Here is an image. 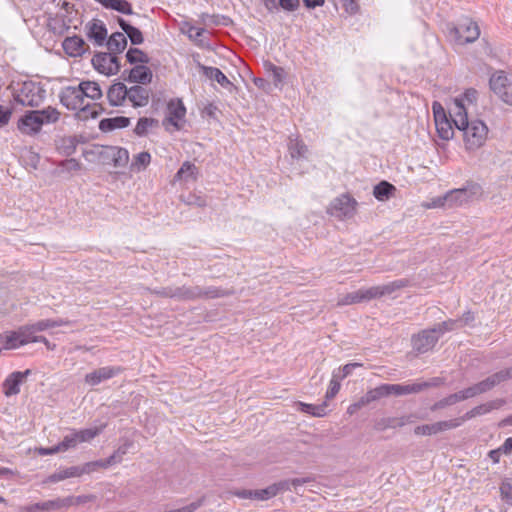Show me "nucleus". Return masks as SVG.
I'll return each instance as SVG.
<instances>
[{"label": "nucleus", "mask_w": 512, "mask_h": 512, "mask_svg": "<svg viewBox=\"0 0 512 512\" xmlns=\"http://www.w3.org/2000/svg\"><path fill=\"white\" fill-rule=\"evenodd\" d=\"M463 422H464V418L459 417V418H454V419H450V420L436 422L435 426H436L437 432L440 433V432H444L447 430H452V429L458 428L459 426H461L463 424Z\"/></svg>", "instance_id": "obj_44"}, {"label": "nucleus", "mask_w": 512, "mask_h": 512, "mask_svg": "<svg viewBox=\"0 0 512 512\" xmlns=\"http://www.w3.org/2000/svg\"><path fill=\"white\" fill-rule=\"evenodd\" d=\"M38 113L40 115V119L42 120L43 124L45 123H55L60 118V112L54 108V107H47L42 110H38Z\"/></svg>", "instance_id": "obj_42"}, {"label": "nucleus", "mask_w": 512, "mask_h": 512, "mask_svg": "<svg viewBox=\"0 0 512 512\" xmlns=\"http://www.w3.org/2000/svg\"><path fill=\"white\" fill-rule=\"evenodd\" d=\"M491 90L504 103L512 106V78L508 77L504 71H496L489 80Z\"/></svg>", "instance_id": "obj_8"}, {"label": "nucleus", "mask_w": 512, "mask_h": 512, "mask_svg": "<svg viewBox=\"0 0 512 512\" xmlns=\"http://www.w3.org/2000/svg\"><path fill=\"white\" fill-rule=\"evenodd\" d=\"M150 91L140 85L132 86L128 89L127 99L133 107H144L148 104Z\"/></svg>", "instance_id": "obj_21"}, {"label": "nucleus", "mask_w": 512, "mask_h": 512, "mask_svg": "<svg viewBox=\"0 0 512 512\" xmlns=\"http://www.w3.org/2000/svg\"><path fill=\"white\" fill-rule=\"evenodd\" d=\"M11 332L14 343L16 344V349L28 343H35V338L37 337V331L33 324L21 326L18 330Z\"/></svg>", "instance_id": "obj_20"}, {"label": "nucleus", "mask_w": 512, "mask_h": 512, "mask_svg": "<svg viewBox=\"0 0 512 512\" xmlns=\"http://www.w3.org/2000/svg\"><path fill=\"white\" fill-rule=\"evenodd\" d=\"M186 114V108L181 100H171L167 106V116L163 120V125L168 127L172 125L176 129L180 126L178 121L183 119Z\"/></svg>", "instance_id": "obj_14"}, {"label": "nucleus", "mask_w": 512, "mask_h": 512, "mask_svg": "<svg viewBox=\"0 0 512 512\" xmlns=\"http://www.w3.org/2000/svg\"><path fill=\"white\" fill-rule=\"evenodd\" d=\"M158 124L159 122L156 119L147 117L140 118L136 124L134 132L138 136H145L150 128L157 127Z\"/></svg>", "instance_id": "obj_37"}, {"label": "nucleus", "mask_w": 512, "mask_h": 512, "mask_svg": "<svg viewBox=\"0 0 512 512\" xmlns=\"http://www.w3.org/2000/svg\"><path fill=\"white\" fill-rule=\"evenodd\" d=\"M32 324L37 332L45 331L50 328H55V323L52 322V319H43Z\"/></svg>", "instance_id": "obj_58"}, {"label": "nucleus", "mask_w": 512, "mask_h": 512, "mask_svg": "<svg viewBox=\"0 0 512 512\" xmlns=\"http://www.w3.org/2000/svg\"><path fill=\"white\" fill-rule=\"evenodd\" d=\"M396 187L388 181H381L373 188L374 197L381 202L389 200L395 195Z\"/></svg>", "instance_id": "obj_28"}, {"label": "nucleus", "mask_w": 512, "mask_h": 512, "mask_svg": "<svg viewBox=\"0 0 512 512\" xmlns=\"http://www.w3.org/2000/svg\"><path fill=\"white\" fill-rule=\"evenodd\" d=\"M254 499L257 500H268L277 495V488L273 485L268 486L267 488L261 490H254Z\"/></svg>", "instance_id": "obj_52"}, {"label": "nucleus", "mask_w": 512, "mask_h": 512, "mask_svg": "<svg viewBox=\"0 0 512 512\" xmlns=\"http://www.w3.org/2000/svg\"><path fill=\"white\" fill-rule=\"evenodd\" d=\"M359 366H361V364L359 363H348L344 365L342 368L338 370V377L341 380L344 379L345 377L349 376L352 373L353 369Z\"/></svg>", "instance_id": "obj_59"}, {"label": "nucleus", "mask_w": 512, "mask_h": 512, "mask_svg": "<svg viewBox=\"0 0 512 512\" xmlns=\"http://www.w3.org/2000/svg\"><path fill=\"white\" fill-rule=\"evenodd\" d=\"M120 372L117 367H101L85 376V382L90 386H96L101 382L111 379Z\"/></svg>", "instance_id": "obj_19"}, {"label": "nucleus", "mask_w": 512, "mask_h": 512, "mask_svg": "<svg viewBox=\"0 0 512 512\" xmlns=\"http://www.w3.org/2000/svg\"><path fill=\"white\" fill-rule=\"evenodd\" d=\"M126 73L127 71H124L122 74L124 80L143 85L150 83L153 76L151 70L143 64L136 65L131 70H129L127 77L125 76Z\"/></svg>", "instance_id": "obj_17"}, {"label": "nucleus", "mask_w": 512, "mask_h": 512, "mask_svg": "<svg viewBox=\"0 0 512 512\" xmlns=\"http://www.w3.org/2000/svg\"><path fill=\"white\" fill-rule=\"evenodd\" d=\"M438 341V335H436V330H423L418 335L413 336L412 345L413 349L419 353H426L431 350L436 342Z\"/></svg>", "instance_id": "obj_13"}, {"label": "nucleus", "mask_w": 512, "mask_h": 512, "mask_svg": "<svg viewBox=\"0 0 512 512\" xmlns=\"http://www.w3.org/2000/svg\"><path fill=\"white\" fill-rule=\"evenodd\" d=\"M197 167L189 161H186L182 164L181 168L176 173V179L178 180H187V179H196Z\"/></svg>", "instance_id": "obj_39"}, {"label": "nucleus", "mask_w": 512, "mask_h": 512, "mask_svg": "<svg viewBox=\"0 0 512 512\" xmlns=\"http://www.w3.org/2000/svg\"><path fill=\"white\" fill-rule=\"evenodd\" d=\"M414 433H415V435H418V436H430V435L438 434L435 423L419 425V426L415 427Z\"/></svg>", "instance_id": "obj_54"}, {"label": "nucleus", "mask_w": 512, "mask_h": 512, "mask_svg": "<svg viewBox=\"0 0 512 512\" xmlns=\"http://www.w3.org/2000/svg\"><path fill=\"white\" fill-rule=\"evenodd\" d=\"M126 59L130 64H147L150 61L148 55L138 48H130L126 53Z\"/></svg>", "instance_id": "obj_38"}, {"label": "nucleus", "mask_w": 512, "mask_h": 512, "mask_svg": "<svg viewBox=\"0 0 512 512\" xmlns=\"http://www.w3.org/2000/svg\"><path fill=\"white\" fill-rule=\"evenodd\" d=\"M16 349L13 335L11 331L0 334V352L2 350H13Z\"/></svg>", "instance_id": "obj_53"}, {"label": "nucleus", "mask_w": 512, "mask_h": 512, "mask_svg": "<svg viewBox=\"0 0 512 512\" xmlns=\"http://www.w3.org/2000/svg\"><path fill=\"white\" fill-rule=\"evenodd\" d=\"M512 378V367H509L507 369L501 370L483 381H480L479 383H476L478 391L480 394L485 393L489 390H491L493 387L498 385L499 383Z\"/></svg>", "instance_id": "obj_16"}, {"label": "nucleus", "mask_w": 512, "mask_h": 512, "mask_svg": "<svg viewBox=\"0 0 512 512\" xmlns=\"http://www.w3.org/2000/svg\"><path fill=\"white\" fill-rule=\"evenodd\" d=\"M432 111H433V115H434L435 125L441 124L444 121L449 120V118L446 115L445 109L439 102H437V101L433 102Z\"/></svg>", "instance_id": "obj_50"}, {"label": "nucleus", "mask_w": 512, "mask_h": 512, "mask_svg": "<svg viewBox=\"0 0 512 512\" xmlns=\"http://www.w3.org/2000/svg\"><path fill=\"white\" fill-rule=\"evenodd\" d=\"M76 477H81V471L78 469V466H71L59 469L52 473L43 481V483H58L66 479Z\"/></svg>", "instance_id": "obj_26"}, {"label": "nucleus", "mask_w": 512, "mask_h": 512, "mask_svg": "<svg viewBox=\"0 0 512 512\" xmlns=\"http://www.w3.org/2000/svg\"><path fill=\"white\" fill-rule=\"evenodd\" d=\"M458 402H461V397L459 392H456L435 402L430 409L431 411H437L444 409L445 407L452 406Z\"/></svg>", "instance_id": "obj_41"}, {"label": "nucleus", "mask_w": 512, "mask_h": 512, "mask_svg": "<svg viewBox=\"0 0 512 512\" xmlns=\"http://www.w3.org/2000/svg\"><path fill=\"white\" fill-rule=\"evenodd\" d=\"M64 51L72 57L81 56L85 52L86 43L79 36L67 37L63 41Z\"/></svg>", "instance_id": "obj_25"}, {"label": "nucleus", "mask_w": 512, "mask_h": 512, "mask_svg": "<svg viewBox=\"0 0 512 512\" xmlns=\"http://www.w3.org/2000/svg\"><path fill=\"white\" fill-rule=\"evenodd\" d=\"M451 121L455 127L463 131L464 143L467 150L474 151L482 147L488 135V127L481 120H468L467 111L462 100H457L455 107L450 109Z\"/></svg>", "instance_id": "obj_1"}, {"label": "nucleus", "mask_w": 512, "mask_h": 512, "mask_svg": "<svg viewBox=\"0 0 512 512\" xmlns=\"http://www.w3.org/2000/svg\"><path fill=\"white\" fill-rule=\"evenodd\" d=\"M74 504L73 496L55 498L52 500L35 503L24 508L25 512L53 511L70 507Z\"/></svg>", "instance_id": "obj_12"}, {"label": "nucleus", "mask_w": 512, "mask_h": 512, "mask_svg": "<svg viewBox=\"0 0 512 512\" xmlns=\"http://www.w3.org/2000/svg\"><path fill=\"white\" fill-rule=\"evenodd\" d=\"M499 405H500V403L497 401H491V402H488L485 404L478 405V406L474 407L473 409H471L470 411H468L462 418H464V421H465V420L471 419L475 416L486 414V413L492 411L493 409L498 408Z\"/></svg>", "instance_id": "obj_35"}, {"label": "nucleus", "mask_w": 512, "mask_h": 512, "mask_svg": "<svg viewBox=\"0 0 512 512\" xmlns=\"http://www.w3.org/2000/svg\"><path fill=\"white\" fill-rule=\"evenodd\" d=\"M288 151L292 159L305 158L308 152V147L305 143L298 139V137H290L288 142Z\"/></svg>", "instance_id": "obj_32"}, {"label": "nucleus", "mask_w": 512, "mask_h": 512, "mask_svg": "<svg viewBox=\"0 0 512 512\" xmlns=\"http://www.w3.org/2000/svg\"><path fill=\"white\" fill-rule=\"evenodd\" d=\"M78 85L82 90L81 93H83L84 98L96 101L103 97L102 89L100 85L95 81H81Z\"/></svg>", "instance_id": "obj_30"}, {"label": "nucleus", "mask_w": 512, "mask_h": 512, "mask_svg": "<svg viewBox=\"0 0 512 512\" xmlns=\"http://www.w3.org/2000/svg\"><path fill=\"white\" fill-rule=\"evenodd\" d=\"M416 420L415 414H407L400 417H387L379 420L376 423V429L380 431H384L386 429H394L406 426L408 424L414 423Z\"/></svg>", "instance_id": "obj_18"}, {"label": "nucleus", "mask_w": 512, "mask_h": 512, "mask_svg": "<svg viewBox=\"0 0 512 512\" xmlns=\"http://www.w3.org/2000/svg\"><path fill=\"white\" fill-rule=\"evenodd\" d=\"M150 161L151 155L148 152H140L134 157L131 163V169L140 172L146 169V167L150 164Z\"/></svg>", "instance_id": "obj_40"}, {"label": "nucleus", "mask_w": 512, "mask_h": 512, "mask_svg": "<svg viewBox=\"0 0 512 512\" xmlns=\"http://www.w3.org/2000/svg\"><path fill=\"white\" fill-rule=\"evenodd\" d=\"M31 370L15 371L7 376L2 384V391L6 397L15 396L20 393V386L26 381Z\"/></svg>", "instance_id": "obj_11"}, {"label": "nucleus", "mask_w": 512, "mask_h": 512, "mask_svg": "<svg viewBox=\"0 0 512 512\" xmlns=\"http://www.w3.org/2000/svg\"><path fill=\"white\" fill-rule=\"evenodd\" d=\"M340 381L341 379L338 377V373L336 371L333 372L332 378L330 380L329 388L326 392V399L330 400L336 396V394L340 390Z\"/></svg>", "instance_id": "obj_49"}, {"label": "nucleus", "mask_w": 512, "mask_h": 512, "mask_svg": "<svg viewBox=\"0 0 512 512\" xmlns=\"http://www.w3.org/2000/svg\"><path fill=\"white\" fill-rule=\"evenodd\" d=\"M365 397H366V401H368L369 403L376 401L383 397H388L385 384H381V385L375 387L374 389L369 390L365 394Z\"/></svg>", "instance_id": "obj_48"}, {"label": "nucleus", "mask_w": 512, "mask_h": 512, "mask_svg": "<svg viewBox=\"0 0 512 512\" xmlns=\"http://www.w3.org/2000/svg\"><path fill=\"white\" fill-rule=\"evenodd\" d=\"M271 70H272V76L274 84L277 86L279 83L283 80V69L281 67H277L275 65L270 64Z\"/></svg>", "instance_id": "obj_63"}, {"label": "nucleus", "mask_w": 512, "mask_h": 512, "mask_svg": "<svg viewBox=\"0 0 512 512\" xmlns=\"http://www.w3.org/2000/svg\"><path fill=\"white\" fill-rule=\"evenodd\" d=\"M118 24L124 33L129 37L133 45H139L143 43L144 38L142 32L138 28L132 26L122 18H118Z\"/></svg>", "instance_id": "obj_31"}, {"label": "nucleus", "mask_w": 512, "mask_h": 512, "mask_svg": "<svg viewBox=\"0 0 512 512\" xmlns=\"http://www.w3.org/2000/svg\"><path fill=\"white\" fill-rule=\"evenodd\" d=\"M88 33L87 36L90 40H93L95 44L101 46L104 44L107 37V29L104 23L100 20H94L87 25Z\"/></svg>", "instance_id": "obj_24"}, {"label": "nucleus", "mask_w": 512, "mask_h": 512, "mask_svg": "<svg viewBox=\"0 0 512 512\" xmlns=\"http://www.w3.org/2000/svg\"><path fill=\"white\" fill-rule=\"evenodd\" d=\"M127 46V38L124 33L115 32L107 41V47L113 55L122 52Z\"/></svg>", "instance_id": "obj_33"}, {"label": "nucleus", "mask_w": 512, "mask_h": 512, "mask_svg": "<svg viewBox=\"0 0 512 512\" xmlns=\"http://www.w3.org/2000/svg\"><path fill=\"white\" fill-rule=\"evenodd\" d=\"M62 452L75 448L79 443L76 430L72 429L71 432L64 436L63 440L58 443Z\"/></svg>", "instance_id": "obj_43"}, {"label": "nucleus", "mask_w": 512, "mask_h": 512, "mask_svg": "<svg viewBox=\"0 0 512 512\" xmlns=\"http://www.w3.org/2000/svg\"><path fill=\"white\" fill-rule=\"evenodd\" d=\"M451 34L459 44H467L476 41L480 36V29L476 22L464 19L457 27L451 30Z\"/></svg>", "instance_id": "obj_9"}, {"label": "nucleus", "mask_w": 512, "mask_h": 512, "mask_svg": "<svg viewBox=\"0 0 512 512\" xmlns=\"http://www.w3.org/2000/svg\"><path fill=\"white\" fill-rule=\"evenodd\" d=\"M110 156L115 167H124L129 160V153L125 148L111 147Z\"/></svg>", "instance_id": "obj_36"}, {"label": "nucleus", "mask_w": 512, "mask_h": 512, "mask_svg": "<svg viewBox=\"0 0 512 512\" xmlns=\"http://www.w3.org/2000/svg\"><path fill=\"white\" fill-rule=\"evenodd\" d=\"M417 384L420 387L419 388V393H420L426 389L441 386L442 384H444V379L440 378V377H434L428 381L417 382Z\"/></svg>", "instance_id": "obj_56"}, {"label": "nucleus", "mask_w": 512, "mask_h": 512, "mask_svg": "<svg viewBox=\"0 0 512 512\" xmlns=\"http://www.w3.org/2000/svg\"><path fill=\"white\" fill-rule=\"evenodd\" d=\"M407 284L406 280L400 279L390 283L378 286H372L368 288H361L357 291L347 293L338 298V306H347L363 302H368L373 299L380 298L385 295H390L396 290L405 287Z\"/></svg>", "instance_id": "obj_3"}, {"label": "nucleus", "mask_w": 512, "mask_h": 512, "mask_svg": "<svg viewBox=\"0 0 512 512\" xmlns=\"http://www.w3.org/2000/svg\"><path fill=\"white\" fill-rule=\"evenodd\" d=\"M128 88L122 82H115L107 91V99L112 106L123 105L127 99Z\"/></svg>", "instance_id": "obj_23"}, {"label": "nucleus", "mask_w": 512, "mask_h": 512, "mask_svg": "<svg viewBox=\"0 0 512 512\" xmlns=\"http://www.w3.org/2000/svg\"><path fill=\"white\" fill-rule=\"evenodd\" d=\"M483 190L478 183H468L465 187L454 189L444 196V206H462L481 196Z\"/></svg>", "instance_id": "obj_5"}, {"label": "nucleus", "mask_w": 512, "mask_h": 512, "mask_svg": "<svg viewBox=\"0 0 512 512\" xmlns=\"http://www.w3.org/2000/svg\"><path fill=\"white\" fill-rule=\"evenodd\" d=\"M435 126H436L438 136L441 139L450 140L451 138H453L454 130H453V126H452L450 119L447 121H444L441 124H437Z\"/></svg>", "instance_id": "obj_46"}, {"label": "nucleus", "mask_w": 512, "mask_h": 512, "mask_svg": "<svg viewBox=\"0 0 512 512\" xmlns=\"http://www.w3.org/2000/svg\"><path fill=\"white\" fill-rule=\"evenodd\" d=\"M459 392V395L461 397V401H464V400H467L469 398H473L477 395H480L479 391H478V388H477V385L474 384L466 389H463V390H460L458 391Z\"/></svg>", "instance_id": "obj_57"}, {"label": "nucleus", "mask_w": 512, "mask_h": 512, "mask_svg": "<svg viewBox=\"0 0 512 512\" xmlns=\"http://www.w3.org/2000/svg\"><path fill=\"white\" fill-rule=\"evenodd\" d=\"M200 71L210 80L219 83L223 88L231 90L234 87L233 83L226 77V75L216 67L205 66L198 63Z\"/></svg>", "instance_id": "obj_22"}, {"label": "nucleus", "mask_w": 512, "mask_h": 512, "mask_svg": "<svg viewBox=\"0 0 512 512\" xmlns=\"http://www.w3.org/2000/svg\"><path fill=\"white\" fill-rule=\"evenodd\" d=\"M43 126L38 110L27 112L18 123V128L22 133L32 135L38 133Z\"/></svg>", "instance_id": "obj_15"}, {"label": "nucleus", "mask_w": 512, "mask_h": 512, "mask_svg": "<svg viewBox=\"0 0 512 512\" xmlns=\"http://www.w3.org/2000/svg\"><path fill=\"white\" fill-rule=\"evenodd\" d=\"M358 202L350 194H341L335 198L328 208V213L340 221L349 220L357 210Z\"/></svg>", "instance_id": "obj_6"}, {"label": "nucleus", "mask_w": 512, "mask_h": 512, "mask_svg": "<svg viewBox=\"0 0 512 512\" xmlns=\"http://www.w3.org/2000/svg\"><path fill=\"white\" fill-rule=\"evenodd\" d=\"M345 11L349 14H355L358 9L357 0H341Z\"/></svg>", "instance_id": "obj_62"}, {"label": "nucleus", "mask_w": 512, "mask_h": 512, "mask_svg": "<svg viewBox=\"0 0 512 512\" xmlns=\"http://www.w3.org/2000/svg\"><path fill=\"white\" fill-rule=\"evenodd\" d=\"M457 100H462L463 101V105L465 107V109L467 110V106L466 105H471V104H474L477 100V91L475 89H467L464 94L461 96V97H456L454 99V103H453V107H455V104H456V101Z\"/></svg>", "instance_id": "obj_51"}, {"label": "nucleus", "mask_w": 512, "mask_h": 512, "mask_svg": "<svg viewBox=\"0 0 512 512\" xmlns=\"http://www.w3.org/2000/svg\"><path fill=\"white\" fill-rule=\"evenodd\" d=\"M297 405L301 412L308 413L315 417H323L327 413V403L326 402H323V403L317 404V405L298 402Z\"/></svg>", "instance_id": "obj_34"}, {"label": "nucleus", "mask_w": 512, "mask_h": 512, "mask_svg": "<svg viewBox=\"0 0 512 512\" xmlns=\"http://www.w3.org/2000/svg\"><path fill=\"white\" fill-rule=\"evenodd\" d=\"M458 320H459V327L461 328L466 325H471L475 320V316L471 311H466L462 315V317H460Z\"/></svg>", "instance_id": "obj_64"}, {"label": "nucleus", "mask_w": 512, "mask_h": 512, "mask_svg": "<svg viewBox=\"0 0 512 512\" xmlns=\"http://www.w3.org/2000/svg\"><path fill=\"white\" fill-rule=\"evenodd\" d=\"M102 431V428H87L82 430H76V434L79 440V443L89 442L94 439L97 435H99Z\"/></svg>", "instance_id": "obj_45"}, {"label": "nucleus", "mask_w": 512, "mask_h": 512, "mask_svg": "<svg viewBox=\"0 0 512 512\" xmlns=\"http://www.w3.org/2000/svg\"><path fill=\"white\" fill-rule=\"evenodd\" d=\"M300 4V0H279V5L286 11H295Z\"/></svg>", "instance_id": "obj_61"}, {"label": "nucleus", "mask_w": 512, "mask_h": 512, "mask_svg": "<svg viewBox=\"0 0 512 512\" xmlns=\"http://www.w3.org/2000/svg\"><path fill=\"white\" fill-rule=\"evenodd\" d=\"M387 396H404L410 394H418L419 386L417 382L407 384H385Z\"/></svg>", "instance_id": "obj_27"}, {"label": "nucleus", "mask_w": 512, "mask_h": 512, "mask_svg": "<svg viewBox=\"0 0 512 512\" xmlns=\"http://www.w3.org/2000/svg\"><path fill=\"white\" fill-rule=\"evenodd\" d=\"M153 292L159 296L178 301H192L200 298L214 299L228 294V291L212 286L205 288L200 286H169L155 289Z\"/></svg>", "instance_id": "obj_2"}, {"label": "nucleus", "mask_w": 512, "mask_h": 512, "mask_svg": "<svg viewBox=\"0 0 512 512\" xmlns=\"http://www.w3.org/2000/svg\"><path fill=\"white\" fill-rule=\"evenodd\" d=\"M78 469L81 471V476L84 474H90L98 469H103V464L101 460L87 462L83 465L78 466Z\"/></svg>", "instance_id": "obj_55"}, {"label": "nucleus", "mask_w": 512, "mask_h": 512, "mask_svg": "<svg viewBox=\"0 0 512 512\" xmlns=\"http://www.w3.org/2000/svg\"><path fill=\"white\" fill-rule=\"evenodd\" d=\"M130 119L124 116H117L112 118H104L99 123V128L103 132H110L115 129L125 128L129 126Z\"/></svg>", "instance_id": "obj_29"}, {"label": "nucleus", "mask_w": 512, "mask_h": 512, "mask_svg": "<svg viewBox=\"0 0 512 512\" xmlns=\"http://www.w3.org/2000/svg\"><path fill=\"white\" fill-rule=\"evenodd\" d=\"M81 92L82 90L80 89L79 85L63 87L59 92V99L61 104L69 110H79L80 117H98L99 110L97 109L96 105L85 104V98Z\"/></svg>", "instance_id": "obj_4"}, {"label": "nucleus", "mask_w": 512, "mask_h": 512, "mask_svg": "<svg viewBox=\"0 0 512 512\" xmlns=\"http://www.w3.org/2000/svg\"><path fill=\"white\" fill-rule=\"evenodd\" d=\"M501 496L504 499L512 498V481L506 480L501 484L500 487Z\"/></svg>", "instance_id": "obj_60"}, {"label": "nucleus", "mask_w": 512, "mask_h": 512, "mask_svg": "<svg viewBox=\"0 0 512 512\" xmlns=\"http://www.w3.org/2000/svg\"><path fill=\"white\" fill-rule=\"evenodd\" d=\"M458 328H460L459 327V320H457V319H449L447 321H444V322L438 324L437 326H435L431 330H436V335H438V337H439L440 335L444 334L447 331H452V330H455V329H458Z\"/></svg>", "instance_id": "obj_47"}, {"label": "nucleus", "mask_w": 512, "mask_h": 512, "mask_svg": "<svg viewBox=\"0 0 512 512\" xmlns=\"http://www.w3.org/2000/svg\"><path fill=\"white\" fill-rule=\"evenodd\" d=\"M93 67L100 73L110 76L120 70L119 59L110 52H99L92 58Z\"/></svg>", "instance_id": "obj_10"}, {"label": "nucleus", "mask_w": 512, "mask_h": 512, "mask_svg": "<svg viewBox=\"0 0 512 512\" xmlns=\"http://www.w3.org/2000/svg\"><path fill=\"white\" fill-rule=\"evenodd\" d=\"M45 90L37 83L24 82L16 95V101L23 106L37 107L45 98Z\"/></svg>", "instance_id": "obj_7"}]
</instances>
